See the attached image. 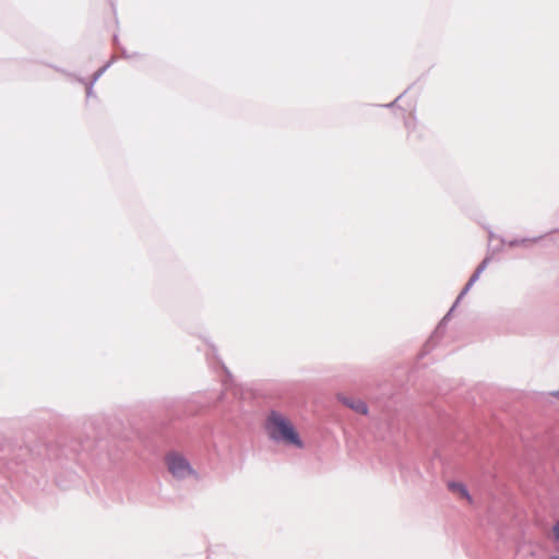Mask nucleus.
Segmentation results:
<instances>
[{
  "mask_svg": "<svg viewBox=\"0 0 559 559\" xmlns=\"http://www.w3.org/2000/svg\"><path fill=\"white\" fill-rule=\"evenodd\" d=\"M267 429L270 437L275 441H282L286 444L294 445L298 449L304 448L295 426L285 416L280 413L272 412L267 418Z\"/></svg>",
  "mask_w": 559,
  "mask_h": 559,
  "instance_id": "1",
  "label": "nucleus"
},
{
  "mask_svg": "<svg viewBox=\"0 0 559 559\" xmlns=\"http://www.w3.org/2000/svg\"><path fill=\"white\" fill-rule=\"evenodd\" d=\"M165 462L169 473L176 478H185L193 472L188 461L179 453L167 454Z\"/></svg>",
  "mask_w": 559,
  "mask_h": 559,
  "instance_id": "2",
  "label": "nucleus"
},
{
  "mask_svg": "<svg viewBox=\"0 0 559 559\" xmlns=\"http://www.w3.org/2000/svg\"><path fill=\"white\" fill-rule=\"evenodd\" d=\"M448 489L457 496L460 499H464L467 501V503L472 504L473 499L471 495L468 493L466 487L462 483L451 481L448 484Z\"/></svg>",
  "mask_w": 559,
  "mask_h": 559,
  "instance_id": "3",
  "label": "nucleus"
},
{
  "mask_svg": "<svg viewBox=\"0 0 559 559\" xmlns=\"http://www.w3.org/2000/svg\"><path fill=\"white\" fill-rule=\"evenodd\" d=\"M344 403L359 414L365 415L368 412L367 405L365 404V402H362L360 400L345 399Z\"/></svg>",
  "mask_w": 559,
  "mask_h": 559,
  "instance_id": "4",
  "label": "nucleus"
},
{
  "mask_svg": "<svg viewBox=\"0 0 559 559\" xmlns=\"http://www.w3.org/2000/svg\"><path fill=\"white\" fill-rule=\"evenodd\" d=\"M554 535H555L556 539L559 542V521L554 526Z\"/></svg>",
  "mask_w": 559,
  "mask_h": 559,
  "instance_id": "5",
  "label": "nucleus"
},
{
  "mask_svg": "<svg viewBox=\"0 0 559 559\" xmlns=\"http://www.w3.org/2000/svg\"><path fill=\"white\" fill-rule=\"evenodd\" d=\"M552 559H559V556H555V557H552Z\"/></svg>",
  "mask_w": 559,
  "mask_h": 559,
  "instance_id": "6",
  "label": "nucleus"
},
{
  "mask_svg": "<svg viewBox=\"0 0 559 559\" xmlns=\"http://www.w3.org/2000/svg\"><path fill=\"white\" fill-rule=\"evenodd\" d=\"M558 395H559V393H558Z\"/></svg>",
  "mask_w": 559,
  "mask_h": 559,
  "instance_id": "7",
  "label": "nucleus"
}]
</instances>
